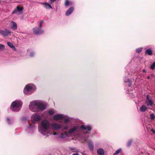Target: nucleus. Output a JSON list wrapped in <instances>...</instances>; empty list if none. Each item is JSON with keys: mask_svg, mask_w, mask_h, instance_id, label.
Returning a JSON list of instances; mask_svg holds the SVG:
<instances>
[{"mask_svg": "<svg viewBox=\"0 0 155 155\" xmlns=\"http://www.w3.org/2000/svg\"><path fill=\"white\" fill-rule=\"evenodd\" d=\"M91 129V126L89 125H76L71 126L68 132H64L61 134L59 137L64 138L69 136L74 137L75 140L84 143L87 141L88 137L87 134L90 133Z\"/></svg>", "mask_w": 155, "mask_h": 155, "instance_id": "1", "label": "nucleus"}, {"mask_svg": "<svg viewBox=\"0 0 155 155\" xmlns=\"http://www.w3.org/2000/svg\"><path fill=\"white\" fill-rule=\"evenodd\" d=\"M47 103L41 100H35L30 102L29 109L34 112H39L44 110L46 108Z\"/></svg>", "mask_w": 155, "mask_h": 155, "instance_id": "2", "label": "nucleus"}, {"mask_svg": "<svg viewBox=\"0 0 155 155\" xmlns=\"http://www.w3.org/2000/svg\"><path fill=\"white\" fill-rule=\"evenodd\" d=\"M39 132L43 135L50 134L51 132V123L48 120L44 119L39 124Z\"/></svg>", "mask_w": 155, "mask_h": 155, "instance_id": "3", "label": "nucleus"}, {"mask_svg": "<svg viewBox=\"0 0 155 155\" xmlns=\"http://www.w3.org/2000/svg\"><path fill=\"white\" fill-rule=\"evenodd\" d=\"M22 104V102L21 101L15 100L12 103L11 109L13 111H18L21 109Z\"/></svg>", "mask_w": 155, "mask_h": 155, "instance_id": "4", "label": "nucleus"}, {"mask_svg": "<svg viewBox=\"0 0 155 155\" xmlns=\"http://www.w3.org/2000/svg\"><path fill=\"white\" fill-rule=\"evenodd\" d=\"M36 89V87L34 84H28L26 85L24 88L23 92L25 94H32Z\"/></svg>", "mask_w": 155, "mask_h": 155, "instance_id": "5", "label": "nucleus"}, {"mask_svg": "<svg viewBox=\"0 0 155 155\" xmlns=\"http://www.w3.org/2000/svg\"><path fill=\"white\" fill-rule=\"evenodd\" d=\"M63 126L56 123L53 122L51 123V131L53 130H57L62 128Z\"/></svg>", "mask_w": 155, "mask_h": 155, "instance_id": "6", "label": "nucleus"}, {"mask_svg": "<svg viewBox=\"0 0 155 155\" xmlns=\"http://www.w3.org/2000/svg\"><path fill=\"white\" fill-rule=\"evenodd\" d=\"M145 104L147 106H150L153 107L154 105V101L153 99L149 97L148 95H147L146 100L145 101Z\"/></svg>", "mask_w": 155, "mask_h": 155, "instance_id": "7", "label": "nucleus"}, {"mask_svg": "<svg viewBox=\"0 0 155 155\" xmlns=\"http://www.w3.org/2000/svg\"><path fill=\"white\" fill-rule=\"evenodd\" d=\"M33 31L36 35H40L43 34L44 31L41 27H35L33 28Z\"/></svg>", "mask_w": 155, "mask_h": 155, "instance_id": "8", "label": "nucleus"}, {"mask_svg": "<svg viewBox=\"0 0 155 155\" xmlns=\"http://www.w3.org/2000/svg\"><path fill=\"white\" fill-rule=\"evenodd\" d=\"M23 8V7L20 8L18 6H17L14 11L12 12V14H15L17 15H19L22 13V10Z\"/></svg>", "mask_w": 155, "mask_h": 155, "instance_id": "9", "label": "nucleus"}, {"mask_svg": "<svg viewBox=\"0 0 155 155\" xmlns=\"http://www.w3.org/2000/svg\"><path fill=\"white\" fill-rule=\"evenodd\" d=\"M0 34L3 36H9L11 35V32L6 28L0 31Z\"/></svg>", "mask_w": 155, "mask_h": 155, "instance_id": "10", "label": "nucleus"}, {"mask_svg": "<svg viewBox=\"0 0 155 155\" xmlns=\"http://www.w3.org/2000/svg\"><path fill=\"white\" fill-rule=\"evenodd\" d=\"M31 118L33 122L38 121L41 119V117L37 114L35 113L32 115Z\"/></svg>", "mask_w": 155, "mask_h": 155, "instance_id": "11", "label": "nucleus"}, {"mask_svg": "<svg viewBox=\"0 0 155 155\" xmlns=\"http://www.w3.org/2000/svg\"><path fill=\"white\" fill-rule=\"evenodd\" d=\"M35 128V124H29V126L27 127L26 131L29 133H32L33 132Z\"/></svg>", "mask_w": 155, "mask_h": 155, "instance_id": "12", "label": "nucleus"}, {"mask_svg": "<svg viewBox=\"0 0 155 155\" xmlns=\"http://www.w3.org/2000/svg\"><path fill=\"white\" fill-rule=\"evenodd\" d=\"M64 115L61 114H58L53 116V119L55 120H58L64 118Z\"/></svg>", "mask_w": 155, "mask_h": 155, "instance_id": "13", "label": "nucleus"}, {"mask_svg": "<svg viewBox=\"0 0 155 155\" xmlns=\"http://www.w3.org/2000/svg\"><path fill=\"white\" fill-rule=\"evenodd\" d=\"M10 28L14 30L17 29L18 27L16 23L14 21H11L10 23Z\"/></svg>", "mask_w": 155, "mask_h": 155, "instance_id": "14", "label": "nucleus"}, {"mask_svg": "<svg viewBox=\"0 0 155 155\" xmlns=\"http://www.w3.org/2000/svg\"><path fill=\"white\" fill-rule=\"evenodd\" d=\"M70 121V119L69 117H66L64 118V122L65 125L63 127V129L64 130H66L68 129V126L66 124L69 122Z\"/></svg>", "mask_w": 155, "mask_h": 155, "instance_id": "15", "label": "nucleus"}, {"mask_svg": "<svg viewBox=\"0 0 155 155\" xmlns=\"http://www.w3.org/2000/svg\"><path fill=\"white\" fill-rule=\"evenodd\" d=\"M45 8L47 9H50L52 8L51 5L47 2L41 3Z\"/></svg>", "mask_w": 155, "mask_h": 155, "instance_id": "16", "label": "nucleus"}, {"mask_svg": "<svg viewBox=\"0 0 155 155\" xmlns=\"http://www.w3.org/2000/svg\"><path fill=\"white\" fill-rule=\"evenodd\" d=\"M74 8L73 7H72L70 8H69L67 11L66 15L67 16H68L71 15L73 12L74 11Z\"/></svg>", "mask_w": 155, "mask_h": 155, "instance_id": "17", "label": "nucleus"}, {"mask_svg": "<svg viewBox=\"0 0 155 155\" xmlns=\"http://www.w3.org/2000/svg\"><path fill=\"white\" fill-rule=\"evenodd\" d=\"M97 152L98 155H104V150L101 148L98 149L97 150Z\"/></svg>", "mask_w": 155, "mask_h": 155, "instance_id": "18", "label": "nucleus"}, {"mask_svg": "<svg viewBox=\"0 0 155 155\" xmlns=\"http://www.w3.org/2000/svg\"><path fill=\"white\" fill-rule=\"evenodd\" d=\"M145 54L151 55L153 54V51L150 48H148L145 51Z\"/></svg>", "mask_w": 155, "mask_h": 155, "instance_id": "19", "label": "nucleus"}, {"mask_svg": "<svg viewBox=\"0 0 155 155\" xmlns=\"http://www.w3.org/2000/svg\"><path fill=\"white\" fill-rule=\"evenodd\" d=\"M148 107L145 105H142L140 108V110L141 112H144L146 111Z\"/></svg>", "mask_w": 155, "mask_h": 155, "instance_id": "20", "label": "nucleus"}, {"mask_svg": "<svg viewBox=\"0 0 155 155\" xmlns=\"http://www.w3.org/2000/svg\"><path fill=\"white\" fill-rule=\"evenodd\" d=\"M88 146L90 150L93 151L94 150V146L93 143L91 141H89Z\"/></svg>", "mask_w": 155, "mask_h": 155, "instance_id": "21", "label": "nucleus"}, {"mask_svg": "<svg viewBox=\"0 0 155 155\" xmlns=\"http://www.w3.org/2000/svg\"><path fill=\"white\" fill-rule=\"evenodd\" d=\"M8 45L11 48H12L13 50L14 51H15L16 50V48H15L14 46L13 45V44L11 43V42H8L7 43Z\"/></svg>", "mask_w": 155, "mask_h": 155, "instance_id": "22", "label": "nucleus"}, {"mask_svg": "<svg viewBox=\"0 0 155 155\" xmlns=\"http://www.w3.org/2000/svg\"><path fill=\"white\" fill-rule=\"evenodd\" d=\"M124 82L125 83H126V85L129 87H130L132 85L131 82L129 79H127L125 80Z\"/></svg>", "mask_w": 155, "mask_h": 155, "instance_id": "23", "label": "nucleus"}, {"mask_svg": "<svg viewBox=\"0 0 155 155\" xmlns=\"http://www.w3.org/2000/svg\"><path fill=\"white\" fill-rule=\"evenodd\" d=\"M48 114L50 116L52 115L55 113V112L52 109H51L48 111Z\"/></svg>", "mask_w": 155, "mask_h": 155, "instance_id": "24", "label": "nucleus"}, {"mask_svg": "<svg viewBox=\"0 0 155 155\" xmlns=\"http://www.w3.org/2000/svg\"><path fill=\"white\" fill-rule=\"evenodd\" d=\"M69 148L73 152H78L76 148L74 147H70Z\"/></svg>", "mask_w": 155, "mask_h": 155, "instance_id": "25", "label": "nucleus"}, {"mask_svg": "<svg viewBox=\"0 0 155 155\" xmlns=\"http://www.w3.org/2000/svg\"><path fill=\"white\" fill-rule=\"evenodd\" d=\"M121 150L122 149L121 148H119L116 151V152L113 154V155H117L121 151Z\"/></svg>", "mask_w": 155, "mask_h": 155, "instance_id": "26", "label": "nucleus"}, {"mask_svg": "<svg viewBox=\"0 0 155 155\" xmlns=\"http://www.w3.org/2000/svg\"><path fill=\"white\" fill-rule=\"evenodd\" d=\"M132 140H129L127 143V145L128 147H129L131 145L132 142Z\"/></svg>", "mask_w": 155, "mask_h": 155, "instance_id": "27", "label": "nucleus"}, {"mask_svg": "<svg viewBox=\"0 0 155 155\" xmlns=\"http://www.w3.org/2000/svg\"><path fill=\"white\" fill-rule=\"evenodd\" d=\"M44 21L42 20H40L39 21V27H41L42 28V27L43 26V24L44 23Z\"/></svg>", "mask_w": 155, "mask_h": 155, "instance_id": "28", "label": "nucleus"}, {"mask_svg": "<svg viewBox=\"0 0 155 155\" xmlns=\"http://www.w3.org/2000/svg\"><path fill=\"white\" fill-rule=\"evenodd\" d=\"M150 118L151 120H154L155 118V114L154 113H151L150 114Z\"/></svg>", "mask_w": 155, "mask_h": 155, "instance_id": "29", "label": "nucleus"}, {"mask_svg": "<svg viewBox=\"0 0 155 155\" xmlns=\"http://www.w3.org/2000/svg\"><path fill=\"white\" fill-rule=\"evenodd\" d=\"M5 49V46L2 44H0V51H2Z\"/></svg>", "mask_w": 155, "mask_h": 155, "instance_id": "30", "label": "nucleus"}, {"mask_svg": "<svg viewBox=\"0 0 155 155\" xmlns=\"http://www.w3.org/2000/svg\"><path fill=\"white\" fill-rule=\"evenodd\" d=\"M35 53L34 51H32L30 53L29 56L31 57H33L35 56Z\"/></svg>", "mask_w": 155, "mask_h": 155, "instance_id": "31", "label": "nucleus"}, {"mask_svg": "<svg viewBox=\"0 0 155 155\" xmlns=\"http://www.w3.org/2000/svg\"><path fill=\"white\" fill-rule=\"evenodd\" d=\"M142 49L143 48H138L136 49V51L138 53H140Z\"/></svg>", "mask_w": 155, "mask_h": 155, "instance_id": "32", "label": "nucleus"}, {"mask_svg": "<svg viewBox=\"0 0 155 155\" xmlns=\"http://www.w3.org/2000/svg\"><path fill=\"white\" fill-rule=\"evenodd\" d=\"M70 2L68 0H65V5L66 6H68L69 5Z\"/></svg>", "mask_w": 155, "mask_h": 155, "instance_id": "33", "label": "nucleus"}, {"mask_svg": "<svg viewBox=\"0 0 155 155\" xmlns=\"http://www.w3.org/2000/svg\"><path fill=\"white\" fill-rule=\"evenodd\" d=\"M155 68V62L153 63L150 67V68L153 69Z\"/></svg>", "mask_w": 155, "mask_h": 155, "instance_id": "34", "label": "nucleus"}, {"mask_svg": "<svg viewBox=\"0 0 155 155\" xmlns=\"http://www.w3.org/2000/svg\"><path fill=\"white\" fill-rule=\"evenodd\" d=\"M7 120H8V124H11V121H10L9 118L8 117H7Z\"/></svg>", "mask_w": 155, "mask_h": 155, "instance_id": "35", "label": "nucleus"}, {"mask_svg": "<svg viewBox=\"0 0 155 155\" xmlns=\"http://www.w3.org/2000/svg\"><path fill=\"white\" fill-rule=\"evenodd\" d=\"M56 0H50V4H52Z\"/></svg>", "mask_w": 155, "mask_h": 155, "instance_id": "36", "label": "nucleus"}, {"mask_svg": "<svg viewBox=\"0 0 155 155\" xmlns=\"http://www.w3.org/2000/svg\"><path fill=\"white\" fill-rule=\"evenodd\" d=\"M151 131L153 133H154L155 134V130H154L153 129H151Z\"/></svg>", "mask_w": 155, "mask_h": 155, "instance_id": "37", "label": "nucleus"}, {"mask_svg": "<svg viewBox=\"0 0 155 155\" xmlns=\"http://www.w3.org/2000/svg\"><path fill=\"white\" fill-rule=\"evenodd\" d=\"M72 155H79V153H75L73 154Z\"/></svg>", "mask_w": 155, "mask_h": 155, "instance_id": "38", "label": "nucleus"}, {"mask_svg": "<svg viewBox=\"0 0 155 155\" xmlns=\"http://www.w3.org/2000/svg\"><path fill=\"white\" fill-rule=\"evenodd\" d=\"M143 72H146V71L145 69H143Z\"/></svg>", "mask_w": 155, "mask_h": 155, "instance_id": "39", "label": "nucleus"}, {"mask_svg": "<svg viewBox=\"0 0 155 155\" xmlns=\"http://www.w3.org/2000/svg\"><path fill=\"white\" fill-rule=\"evenodd\" d=\"M147 78L148 79H149L150 78V77L149 76H148L147 77Z\"/></svg>", "mask_w": 155, "mask_h": 155, "instance_id": "40", "label": "nucleus"}, {"mask_svg": "<svg viewBox=\"0 0 155 155\" xmlns=\"http://www.w3.org/2000/svg\"><path fill=\"white\" fill-rule=\"evenodd\" d=\"M56 134V133H55V134H54V135H55Z\"/></svg>", "mask_w": 155, "mask_h": 155, "instance_id": "41", "label": "nucleus"}]
</instances>
